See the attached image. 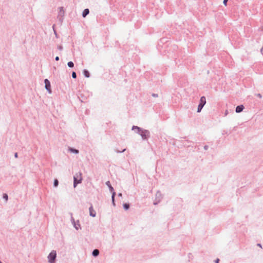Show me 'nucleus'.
<instances>
[{
  "label": "nucleus",
  "mask_w": 263,
  "mask_h": 263,
  "mask_svg": "<svg viewBox=\"0 0 263 263\" xmlns=\"http://www.w3.org/2000/svg\"><path fill=\"white\" fill-rule=\"evenodd\" d=\"M228 0H223V3L225 6H227Z\"/></svg>",
  "instance_id": "aec40b11"
},
{
  "label": "nucleus",
  "mask_w": 263,
  "mask_h": 263,
  "mask_svg": "<svg viewBox=\"0 0 263 263\" xmlns=\"http://www.w3.org/2000/svg\"><path fill=\"white\" fill-rule=\"evenodd\" d=\"M44 82H45V84L46 89L50 93L51 92V90L50 89V82L48 81V79H45L44 81Z\"/></svg>",
  "instance_id": "423d86ee"
},
{
  "label": "nucleus",
  "mask_w": 263,
  "mask_h": 263,
  "mask_svg": "<svg viewBox=\"0 0 263 263\" xmlns=\"http://www.w3.org/2000/svg\"><path fill=\"white\" fill-rule=\"evenodd\" d=\"M257 96L259 97V98H261V96L260 94H258L257 95Z\"/></svg>",
  "instance_id": "393cba45"
},
{
  "label": "nucleus",
  "mask_w": 263,
  "mask_h": 263,
  "mask_svg": "<svg viewBox=\"0 0 263 263\" xmlns=\"http://www.w3.org/2000/svg\"><path fill=\"white\" fill-rule=\"evenodd\" d=\"M59 57H57L55 58V60L58 61V60H59Z\"/></svg>",
  "instance_id": "b1692460"
},
{
  "label": "nucleus",
  "mask_w": 263,
  "mask_h": 263,
  "mask_svg": "<svg viewBox=\"0 0 263 263\" xmlns=\"http://www.w3.org/2000/svg\"><path fill=\"white\" fill-rule=\"evenodd\" d=\"M99 251L97 249H95L92 252V255L94 256H97L99 255Z\"/></svg>",
  "instance_id": "9b49d317"
},
{
  "label": "nucleus",
  "mask_w": 263,
  "mask_h": 263,
  "mask_svg": "<svg viewBox=\"0 0 263 263\" xmlns=\"http://www.w3.org/2000/svg\"><path fill=\"white\" fill-rule=\"evenodd\" d=\"M115 195V192H114V193H112V201H114Z\"/></svg>",
  "instance_id": "412c9836"
},
{
  "label": "nucleus",
  "mask_w": 263,
  "mask_h": 263,
  "mask_svg": "<svg viewBox=\"0 0 263 263\" xmlns=\"http://www.w3.org/2000/svg\"><path fill=\"white\" fill-rule=\"evenodd\" d=\"M73 186L76 187L78 184L81 183L82 180V176L81 172H78L73 177Z\"/></svg>",
  "instance_id": "f257e3e1"
},
{
  "label": "nucleus",
  "mask_w": 263,
  "mask_h": 263,
  "mask_svg": "<svg viewBox=\"0 0 263 263\" xmlns=\"http://www.w3.org/2000/svg\"><path fill=\"white\" fill-rule=\"evenodd\" d=\"M132 129L137 130V132L139 133V134L142 130L140 129V128L139 127H138L137 126H134L132 128Z\"/></svg>",
  "instance_id": "9d476101"
},
{
  "label": "nucleus",
  "mask_w": 263,
  "mask_h": 263,
  "mask_svg": "<svg viewBox=\"0 0 263 263\" xmlns=\"http://www.w3.org/2000/svg\"><path fill=\"white\" fill-rule=\"evenodd\" d=\"M72 77L73 78H76L77 75H76V73L75 72H73L72 73Z\"/></svg>",
  "instance_id": "6ab92c4d"
},
{
  "label": "nucleus",
  "mask_w": 263,
  "mask_h": 263,
  "mask_svg": "<svg viewBox=\"0 0 263 263\" xmlns=\"http://www.w3.org/2000/svg\"><path fill=\"white\" fill-rule=\"evenodd\" d=\"M123 206H124V208L125 209V210H127L129 209V204H127V203H125L123 204Z\"/></svg>",
  "instance_id": "dca6fc26"
},
{
  "label": "nucleus",
  "mask_w": 263,
  "mask_h": 263,
  "mask_svg": "<svg viewBox=\"0 0 263 263\" xmlns=\"http://www.w3.org/2000/svg\"><path fill=\"white\" fill-rule=\"evenodd\" d=\"M68 64V66L69 67H73V66H74V64H73V62H71V61H70V62H68V64Z\"/></svg>",
  "instance_id": "4468645a"
},
{
  "label": "nucleus",
  "mask_w": 263,
  "mask_h": 263,
  "mask_svg": "<svg viewBox=\"0 0 263 263\" xmlns=\"http://www.w3.org/2000/svg\"><path fill=\"white\" fill-rule=\"evenodd\" d=\"M244 107L243 105L237 106L236 108V112H240L243 110Z\"/></svg>",
  "instance_id": "6e6552de"
},
{
  "label": "nucleus",
  "mask_w": 263,
  "mask_h": 263,
  "mask_svg": "<svg viewBox=\"0 0 263 263\" xmlns=\"http://www.w3.org/2000/svg\"><path fill=\"white\" fill-rule=\"evenodd\" d=\"M219 259H217L215 261V263H219Z\"/></svg>",
  "instance_id": "5701e85b"
},
{
  "label": "nucleus",
  "mask_w": 263,
  "mask_h": 263,
  "mask_svg": "<svg viewBox=\"0 0 263 263\" xmlns=\"http://www.w3.org/2000/svg\"><path fill=\"white\" fill-rule=\"evenodd\" d=\"M57 254L55 251H52L48 256V260L50 263H54L56 258Z\"/></svg>",
  "instance_id": "7ed1b4c3"
},
{
  "label": "nucleus",
  "mask_w": 263,
  "mask_h": 263,
  "mask_svg": "<svg viewBox=\"0 0 263 263\" xmlns=\"http://www.w3.org/2000/svg\"><path fill=\"white\" fill-rule=\"evenodd\" d=\"M15 158H17V153H15Z\"/></svg>",
  "instance_id": "a878e982"
},
{
  "label": "nucleus",
  "mask_w": 263,
  "mask_h": 263,
  "mask_svg": "<svg viewBox=\"0 0 263 263\" xmlns=\"http://www.w3.org/2000/svg\"><path fill=\"white\" fill-rule=\"evenodd\" d=\"M83 73H84V75L86 77V78H88L89 77V72L86 70H84V71H83Z\"/></svg>",
  "instance_id": "f8f14e48"
},
{
  "label": "nucleus",
  "mask_w": 263,
  "mask_h": 263,
  "mask_svg": "<svg viewBox=\"0 0 263 263\" xmlns=\"http://www.w3.org/2000/svg\"><path fill=\"white\" fill-rule=\"evenodd\" d=\"M106 183L107 185L109 187V189H110L111 191H112L113 190V188L111 186L110 182L109 181H108Z\"/></svg>",
  "instance_id": "ddd939ff"
},
{
  "label": "nucleus",
  "mask_w": 263,
  "mask_h": 263,
  "mask_svg": "<svg viewBox=\"0 0 263 263\" xmlns=\"http://www.w3.org/2000/svg\"><path fill=\"white\" fill-rule=\"evenodd\" d=\"M0 263H2V262L0 261Z\"/></svg>",
  "instance_id": "c85d7f7f"
},
{
  "label": "nucleus",
  "mask_w": 263,
  "mask_h": 263,
  "mask_svg": "<svg viewBox=\"0 0 263 263\" xmlns=\"http://www.w3.org/2000/svg\"><path fill=\"white\" fill-rule=\"evenodd\" d=\"M70 151L72 152H73V153H75L76 154L78 153H79V151L77 149H72V148H70Z\"/></svg>",
  "instance_id": "f3484780"
},
{
  "label": "nucleus",
  "mask_w": 263,
  "mask_h": 263,
  "mask_svg": "<svg viewBox=\"0 0 263 263\" xmlns=\"http://www.w3.org/2000/svg\"><path fill=\"white\" fill-rule=\"evenodd\" d=\"M89 11L88 9H85L82 13L83 17H85L86 16V15L89 13Z\"/></svg>",
  "instance_id": "1a4fd4ad"
},
{
  "label": "nucleus",
  "mask_w": 263,
  "mask_h": 263,
  "mask_svg": "<svg viewBox=\"0 0 263 263\" xmlns=\"http://www.w3.org/2000/svg\"><path fill=\"white\" fill-rule=\"evenodd\" d=\"M261 31H263V26L261 27Z\"/></svg>",
  "instance_id": "bb28decb"
},
{
  "label": "nucleus",
  "mask_w": 263,
  "mask_h": 263,
  "mask_svg": "<svg viewBox=\"0 0 263 263\" xmlns=\"http://www.w3.org/2000/svg\"><path fill=\"white\" fill-rule=\"evenodd\" d=\"M52 28H53V30H54V25H53V26H52ZM54 33H55V35H57V33H56L55 31V30H54Z\"/></svg>",
  "instance_id": "4be33fe9"
},
{
  "label": "nucleus",
  "mask_w": 263,
  "mask_h": 263,
  "mask_svg": "<svg viewBox=\"0 0 263 263\" xmlns=\"http://www.w3.org/2000/svg\"><path fill=\"white\" fill-rule=\"evenodd\" d=\"M3 198H4L6 200V201H7V200H8V195H7L6 194H4L3 195Z\"/></svg>",
  "instance_id": "a211bd4d"
},
{
  "label": "nucleus",
  "mask_w": 263,
  "mask_h": 263,
  "mask_svg": "<svg viewBox=\"0 0 263 263\" xmlns=\"http://www.w3.org/2000/svg\"><path fill=\"white\" fill-rule=\"evenodd\" d=\"M59 181L57 179H55L54 181V186L57 187L58 185Z\"/></svg>",
  "instance_id": "2eb2a0df"
},
{
  "label": "nucleus",
  "mask_w": 263,
  "mask_h": 263,
  "mask_svg": "<svg viewBox=\"0 0 263 263\" xmlns=\"http://www.w3.org/2000/svg\"><path fill=\"white\" fill-rule=\"evenodd\" d=\"M140 134L141 135L143 139H145L149 136V133L147 130H141Z\"/></svg>",
  "instance_id": "39448f33"
},
{
  "label": "nucleus",
  "mask_w": 263,
  "mask_h": 263,
  "mask_svg": "<svg viewBox=\"0 0 263 263\" xmlns=\"http://www.w3.org/2000/svg\"><path fill=\"white\" fill-rule=\"evenodd\" d=\"M65 15V11L63 7L58 8V17L60 20H62Z\"/></svg>",
  "instance_id": "20e7f679"
},
{
  "label": "nucleus",
  "mask_w": 263,
  "mask_h": 263,
  "mask_svg": "<svg viewBox=\"0 0 263 263\" xmlns=\"http://www.w3.org/2000/svg\"><path fill=\"white\" fill-rule=\"evenodd\" d=\"M89 214L92 217H95L96 216V212L93 209L92 206H91L89 208Z\"/></svg>",
  "instance_id": "0eeeda50"
},
{
  "label": "nucleus",
  "mask_w": 263,
  "mask_h": 263,
  "mask_svg": "<svg viewBox=\"0 0 263 263\" xmlns=\"http://www.w3.org/2000/svg\"><path fill=\"white\" fill-rule=\"evenodd\" d=\"M258 246L260 247H261V245L260 244H258Z\"/></svg>",
  "instance_id": "cd10ccee"
},
{
  "label": "nucleus",
  "mask_w": 263,
  "mask_h": 263,
  "mask_svg": "<svg viewBox=\"0 0 263 263\" xmlns=\"http://www.w3.org/2000/svg\"><path fill=\"white\" fill-rule=\"evenodd\" d=\"M205 103H206L205 98L204 97H202L200 98V103L198 106V109H197L198 112H199L201 111L202 108H203V106L205 104Z\"/></svg>",
  "instance_id": "f03ea898"
}]
</instances>
